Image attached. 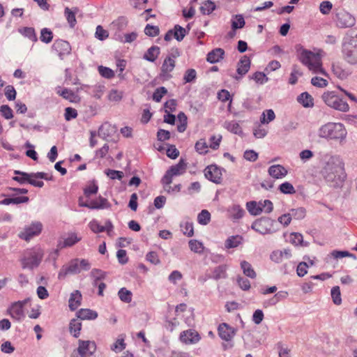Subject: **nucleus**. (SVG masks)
Returning <instances> with one entry per match:
<instances>
[{
  "label": "nucleus",
  "instance_id": "nucleus-58",
  "mask_svg": "<svg viewBox=\"0 0 357 357\" xmlns=\"http://www.w3.org/2000/svg\"><path fill=\"white\" fill-rule=\"evenodd\" d=\"M333 8V4L329 1H324L320 3L319 10L324 15H328Z\"/></svg>",
  "mask_w": 357,
  "mask_h": 357
},
{
  "label": "nucleus",
  "instance_id": "nucleus-57",
  "mask_svg": "<svg viewBox=\"0 0 357 357\" xmlns=\"http://www.w3.org/2000/svg\"><path fill=\"white\" fill-rule=\"evenodd\" d=\"M311 84L314 86L324 88L328 85V82L326 79L322 77H314L311 79Z\"/></svg>",
  "mask_w": 357,
  "mask_h": 357
},
{
  "label": "nucleus",
  "instance_id": "nucleus-24",
  "mask_svg": "<svg viewBox=\"0 0 357 357\" xmlns=\"http://www.w3.org/2000/svg\"><path fill=\"white\" fill-rule=\"evenodd\" d=\"M91 209H102L108 208L110 207V204L107 199L102 197H99L96 200H92L89 202Z\"/></svg>",
  "mask_w": 357,
  "mask_h": 357
},
{
  "label": "nucleus",
  "instance_id": "nucleus-9",
  "mask_svg": "<svg viewBox=\"0 0 357 357\" xmlns=\"http://www.w3.org/2000/svg\"><path fill=\"white\" fill-rule=\"evenodd\" d=\"M187 169V164L183 159H181L179 162L172 166L165 173L162 178V182L165 185H170L172 182V177L180 176L184 174Z\"/></svg>",
  "mask_w": 357,
  "mask_h": 357
},
{
  "label": "nucleus",
  "instance_id": "nucleus-17",
  "mask_svg": "<svg viewBox=\"0 0 357 357\" xmlns=\"http://www.w3.org/2000/svg\"><path fill=\"white\" fill-rule=\"evenodd\" d=\"M218 333L222 340L230 341L235 335V330L227 324L222 323L218 326Z\"/></svg>",
  "mask_w": 357,
  "mask_h": 357
},
{
  "label": "nucleus",
  "instance_id": "nucleus-56",
  "mask_svg": "<svg viewBox=\"0 0 357 357\" xmlns=\"http://www.w3.org/2000/svg\"><path fill=\"white\" fill-rule=\"evenodd\" d=\"M160 29L157 26L147 24L144 29V33L149 36H156L159 34Z\"/></svg>",
  "mask_w": 357,
  "mask_h": 357
},
{
  "label": "nucleus",
  "instance_id": "nucleus-48",
  "mask_svg": "<svg viewBox=\"0 0 357 357\" xmlns=\"http://www.w3.org/2000/svg\"><path fill=\"white\" fill-rule=\"evenodd\" d=\"M279 190L282 193L293 195L296 192L293 185L289 182H284L279 186Z\"/></svg>",
  "mask_w": 357,
  "mask_h": 357
},
{
  "label": "nucleus",
  "instance_id": "nucleus-12",
  "mask_svg": "<svg viewBox=\"0 0 357 357\" xmlns=\"http://www.w3.org/2000/svg\"><path fill=\"white\" fill-rule=\"evenodd\" d=\"M117 132V128L114 125L109 122L103 123L98 128V135L102 139L109 142L112 141Z\"/></svg>",
  "mask_w": 357,
  "mask_h": 357
},
{
  "label": "nucleus",
  "instance_id": "nucleus-15",
  "mask_svg": "<svg viewBox=\"0 0 357 357\" xmlns=\"http://www.w3.org/2000/svg\"><path fill=\"white\" fill-rule=\"evenodd\" d=\"M250 68V60L247 56H243L237 63V73L239 76H234L236 80H239L241 77L245 75Z\"/></svg>",
  "mask_w": 357,
  "mask_h": 357
},
{
  "label": "nucleus",
  "instance_id": "nucleus-28",
  "mask_svg": "<svg viewBox=\"0 0 357 357\" xmlns=\"http://www.w3.org/2000/svg\"><path fill=\"white\" fill-rule=\"evenodd\" d=\"M77 317L80 319H95L98 317L96 312L90 309H81L77 313Z\"/></svg>",
  "mask_w": 357,
  "mask_h": 357
},
{
  "label": "nucleus",
  "instance_id": "nucleus-45",
  "mask_svg": "<svg viewBox=\"0 0 357 357\" xmlns=\"http://www.w3.org/2000/svg\"><path fill=\"white\" fill-rule=\"evenodd\" d=\"M290 243L294 245L306 246L307 243H303V235L300 233H291Z\"/></svg>",
  "mask_w": 357,
  "mask_h": 357
},
{
  "label": "nucleus",
  "instance_id": "nucleus-18",
  "mask_svg": "<svg viewBox=\"0 0 357 357\" xmlns=\"http://www.w3.org/2000/svg\"><path fill=\"white\" fill-rule=\"evenodd\" d=\"M199 335L197 332L192 330L183 331L180 335V340L185 344H194L199 340Z\"/></svg>",
  "mask_w": 357,
  "mask_h": 357
},
{
  "label": "nucleus",
  "instance_id": "nucleus-30",
  "mask_svg": "<svg viewBox=\"0 0 357 357\" xmlns=\"http://www.w3.org/2000/svg\"><path fill=\"white\" fill-rule=\"evenodd\" d=\"M175 67V60L171 56H167L163 61L161 67V71L163 74L172 72Z\"/></svg>",
  "mask_w": 357,
  "mask_h": 357
},
{
  "label": "nucleus",
  "instance_id": "nucleus-42",
  "mask_svg": "<svg viewBox=\"0 0 357 357\" xmlns=\"http://www.w3.org/2000/svg\"><path fill=\"white\" fill-rule=\"evenodd\" d=\"M275 118V113L273 109H267L264 112L260 118V121L261 123H269L271 121H273Z\"/></svg>",
  "mask_w": 357,
  "mask_h": 357
},
{
  "label": "nucleus",
  "instance_id": "nucleus-36",
  "mask_svg": "<svg viewBox=\"0 0 357 357\" xmlns=\"http://www.w3.org/2000/svg\"><path fill=\"white\" fill-rule=\"evenodd\" d=\"M77 10V8H75V10H73L71 9H70L69 8L66 7L65 8V16L66 17V20L68 21V22L70 24V26L73 28L75 26V25L76 24V18H75V13H76V11Z\"/></svg>",
  "mask_w": 357,
  "mask_h": 357
},
{
  "label": "nucleus",
  "instance_id": "nucleus-51",
  "mask_svg": "<svg viewBox=\"0 0 357 357\" xmlns=\"http://www.w3.org/2000/svg\"><path fill=\"white\" fill-rule=\"evenodd\" d=\"M208 145L204 139H200L195 144V148L197 152L200 154H205L208 152Z\"/></svg>",
  "mask_w": 357,
  "mask_h": 357
},
{
  "label": "nucleus",
  "instance_id": "nucleus-34",
  "mask_svg": "<svg viewBox=\"0 0 357 357\" xmlns=\"http://www.w3.org/2000/svg\"><path fill=\"white\" fill-rule=\"evenodd\" d=\"M227 268L226 266L221 265L215 267L213 271V275L211 278L215 280L225 278L227 277L226 273Z\"/></svg>",
  "mask_w": 357,
  "mask_h": 357
},
{
  "label": "nucleus",
  "instance_id": "nucleus-62",
  "mask_svg": "<svg viewBox=\"0 0 357 357\" xmlns=\"http://www.w3.org/2000/svg\"><path fill=\"white\" fill-rule=\"evenodd\" d=\"M291 217L295 219L301 220L304 218L305 215V210L303 208H298L291 210Z\"/></svg>",
  "mask_w": 357,
  "mask_h": 357
},
{
  "label": "nucleus",
  "instance_id": "nucleus-7",
  "mask_svg": "<svg viewBox=\"0 0 357 357\" xmlns=\"http://www.w3.org/2000/svg\"><path fill=\"white\" fill-rule=\"evenodd\" d=\"M333 20L336 26L340 29L352 27L356 24L354 16L344 9H336Z\"/></svg>",
  "mask_w": 357,
  "mask_h": 357
},
{
  "label": "nucleus",
  "instance_id": "nucleus-35",
  "mask_svg": "<svg viewBox=\"0 0 357 357\" xmlns=\"http://www.w3.org/2000/svg\"><path fill=\"white\" fill-rule=\"evenodd\" d=\"M241 268L243 269V273L246 276H248L250 278H256V275H257L256 273L249 262H248L246 261H243L241 263Z\"/></svg>",
  "mask_w": 357,
  "mask_h": 357
},
{
  "label": "nucleus",
  "instance_id": "nucleus-14",
  "mask_svg": "<svg viewBox=\"0 0 357 357\" xmlns=\"http://www.w3.org/2000/svg\"><path fill=\"white\" fill-rule=\"evenodd\" d=\"M205 177L209 181L220 183L222 180L221 170L216 165H209L204 170Z\"/></svg>",
  "mask_w": 357,
  "mask_h": 357
},
{
  "label": "nucleus",
  "instance_id": "nucleus-2",
  "mask_svg": "<svg viewBox=\"0 0 357 357\" xmlns=\"http://www.w3.org/2000/svg\"><path fill=\"white\" fill-rule=\"evenodd\" d=\"M347 134V130L342 123L333 122L321 126L317 131V135L321 138L340 142L344 140Z\"/></svg>",
  "mask_w": 357,
  "mask_h": 357
},
{
  "label": "nucleus",
  "instance_id": "nucleus-59",
  "mask_svg": "<svg viewBox=\"0 0 357 357\" xmlns=\"http://www.w3.org/2000/svg\"><path fill=\"white\" fill-rule=\"evenodd\" d=\"M197 77V73L195 69H188L185 71L183 79L185 83L193 82Z\"/></svg>",
  "mask_w": 357,
  "mask_h": 357
},
{
  "label": "nucleus",
  "instance_id": "nucleus-44",
  "mask_svg": "<svg viewBox=\"0 0 357 357\" xmlns=\"http://www.w3.org/2000/svg\"><path fill=\"white\" fill-rule=\"evenodd\" d=\"M120 300L124 303H130L132 301V293L125 287L121 288L118 292Z\"/></svg>",
  "mask_w": 357,
  "mask_h": 357
},
{
  "label": "nucleus",
  "instance_id": "nucleus-47",
  "mask_svg": "<svg viewBox=\"0 0 357 357\" xmlns=\"http://www.w3.org/2000/svg\"><path fill=\"white\" fill-rule=\"evenodd\" d=\"M211 220V214L207 210H202L197 216V221L200 225H206Z\"/></svg>",
  "mask_w": 357,
  "mask_h": 357
},
{
  "label": "nucleus",
  "instance_id": "nucleus-20",
  "mask_svg": "<svg viewBox=\"0 0 357 357\" xmlns=\"http://www.w3.org/2000/svg\"><path fill=\"white\" fill-rule=\"evenodd\" d=\"M332 71L340 79H345L351 75V72L347 68H344L340 63H333Z\"/></svg>",
  "mask_w": 357,
  "mask_h": 357
},
{
  "label": "nucleus",
  "instance_id": "nucleus-37",
  "mask_svg": "<svg viewBox=\"0 0 357 357\" xmlns=\"http://www.w3.org/2000/svg\"><path fill=\"white\" fill-rule=\"evenodd\" d=\"M246 206L249 213L253 215H258L262 212V207L260 206L259 203L257 204L255 201L248 202Z\"/></svg>",
  "mask_w": 357,
  "mask_h": 357
},
{
  "label": "nucleus",
  "instance_id": "nucleus-52",
  "mask_svg": "<svg viewBox=\"0 0 357 357\" xmlns=\"http://www.w3.org/2000/svg\"><path fill=\"white\" fill-rule=\"evenodd\" d=\"M98 72L102 77L107 79H111L114 77V71L107 67L100 66L98 67Z\"/></svg>",
  "mask_w": 357,
  "mask_h": 357
},
{
  "label": "nucleus",
  "instance_id": "nucleus-46",
  "mask_svg": "<svg viewBox=\"0 0 357 357\" xmlns=\"http://www.w3.org/2000/svg\"><path fill=\"white\" fill-rule=\"evenodd\" d=\"M53 38L52 31L47 28H43L40 31V39L45 43H50Z\"/></svg>",
  "mask_w": 357,
  "mask_h": 357
},
{
  "label": "nucleus",
  "instance_id": "nucleus-61",
  "mask_svg": "<svg viewBox=\"0 0 357 357\" xmlns=\"http://www.w3.org/2000/svg\"><path fill=\"white\" fill-rule=\"evenodd\" d=\"M309 267L306 261L300 262L297 266L296 272L298 276L303 277L307 274V268Z\"/></svg>",
  "mask_w": 357,
  "mask_h": 357
},
{
  "label": "nucleus",
  "instance_id": "nucleus-41",
  "mask_svg": "<svg viewBox=\"0 0 357 357\" xmlns=\"http://www.w3.org/2000/svg\"><path fill=\"white\" fill-rule=\"evenodd\" d=\"M181 228V231L184 235H186L188 237H191L194 235V229L192 222H181L180 225Z\"/></svg>",
  "mask_w": 357,
  "mask_h": 357
},
{
  "label": "nucleus",
  "instance_id": "nucleus-4",
  "mask_svg": "<svg viewBox=\"0 0 357 357\" xmlns=\"http://www.w3.org/2000/svg\"><path fill=\"white\" fill-rule=\"evenodd\" d=\"M90 267V264L86 259H74L62 266L58 276L59 279L64 278L68 275L79 273L82 270L88 271Z\"/></svg>",
  "mask_w": 357,
  "mask_h": 357
},
{
  "label": "nucleus",
  "instance_id": "nucleus-39",
  "mask_svg": "<svg viewBox=\"0 0 357 357\" xmlns=\"http://www.w3.org/2000/svg\"><path fill=\"white\" fill-rule=\"evenodd\" d=\"M225 126L231 132H233V133L236 134V135H240V134L242 133V128H241V127L240 126L238 123H237L235 121H229V122H226Z\"/></svg>",
  "mask_w": 357,
  "mask_h": 357
},
{
  "label": "nucleus",
  "instance_id": "nucleus-8",
  "mask_svg": "<svg viewBox=\"0 0 357 357\" xmlns=\"http://www.w3.org/2000/svg\"><path fill=\"white\" fill-rule=\"evenodd\" d=\"M43 252L40 249L31 250L26 256L22 259L23 268L33 269L38 267L43 259Z\"/></svg>",
  "mask_w": 357,
  "mask_h": 357
},
{
  "label": "nucleus",
  "instance_id": "nucleus-19",
  "mask_svg": "<svg viewBox=\"0 0 357 357\" xmlns=\"http://www.w3.org/2000/svg\"><path fill=\"white\" fill-rule=\"evenodd\" d=\"M268 172L271 177L275 179L282 178L288 173L287 170L280 165H271L268 168Z\"/></svg>",
  "mask_w": 357,
  "mask_h": 357
},
{
  "label": "nucleus",
  "instance_id": "nucleus-26",
  "mask_svg": "<svg viewBox=\"0 0 357 357\" xmlns=\"http://www.w3.org/2000/svg\"><path fill=\"white\" fill-rule=\"evenodd\" d=\"M9 313L13 318L17 320L21 319L24 317L23 309L21 307L20 304L16 302L10 306Z\"/></svg>",
  "mask_w": 357,
  "mask_h": 357
},
{
  "label": "nucleus",
  "instance_id": "nucleus-27",
  "mask_svg": "<svg viewBox=\"0 0 357 357\" xmlns=\"http://www.w3.org/2000/svg\"><path fill=\"white\" fill-rule=\"evenodd\" d=\"M159 54L160 47L158 46H152L149 48L146 52L144 54V59L149 61L153 62L158 58Z\"/></svg>",
  "mask_w": 357,
  "mask_h": 357
},
{
  "label": "nucleus",
  "instance_id": "nucleus-22",
  "mask_svg": "<svg viewBox=\"0 0 357 357\" xmlns=\"http://www.w3.org/2000/svg\"><path fill=\"white\" fill-rule=\"evenodd\" d=\"M53 47L60 55L69 54L71 50L69 43L63 40H56Z\"/></svg>",
  "mask_w": 357,
  "mask_h": 357
},
{
  "label": "nucleus",
  "instance_id": "nucleus-54",
  "mask_svg": "<svg viewBox=\"0 0 357 357\" xmlns=\"http://www.w3.org/2000/svg\"><path fill=\"white\" fill-rule=\"evenodd\" d=\"M189 247L190 250L196 253H201L203 251V244L197 240H190L189 241Z\"/></svg>",
  "mask_w": 357,
  "mask_h": 357
},
{
  "label": "nucleus",
  "instance_id": "nucleus-33",
  "mask_svg": "<svg viewBox=\"0 0 357 357\" xmlns=\"http://www.w3.org/2000/svg\"><path fill=\"white\" fill-rule=\"evenodd\" d=\"M242 236L239 235L232 236L226 240L225 247L227 248H236L242 243Z\"/></svg>",
  "mask_w": 357,
  "mask_h": 357
},
{
  "label": "nucleus",
  "instance_id": "nucleus-49",
  "mask_svg": "<svg viewBox=\"0 0 357 357\" xmlns=\"http://www.w3.org/2000/svg\"><path fill=\"white\" fill-rule=\"evenodd\" d=\"M331 297L335 305H340L342 303L340 289L338 286L333 287L331 289Z\"/></svg>",
  "mask_w": 357,
  "mask_h": 357
},
{
  "label": "nucleus",
  "instance_id": "nucleus-40",
  "mask_svg": "<svg viewBox=\"0 0 357 357\" xmlns=\"http://www.w3.org/2000/svg\"><path fill=\"white\" fill-rule=\"evenodd\" d=\"M245 22L242 15H236L231 20V29L235 31L241 29L245 26Z\"/></svg>",
  "mask_w": 357,
  "mask_h": 357
},
{
  "label": "nucleus",
  "instance_id": "nucleus-53",
  "mask_svg": "<svg viewBox=\"0 0 357 357\" xmlns=\"http://www.w3.org/2000/svg\"><path fill=\"white\" fill-rule=\"evenodd\" d=\"M79 241L80 238H78L75 234H70L66 238L64 239L63 247H70Z\"/></svg>",
  "mask_w": 357,
  "mask_h": 357
},
{
  "label": "nucleus",
  "instance_id": "nucleus-13",
  "mask_svg": "<svg viewBox=\"0 0 357 357\" xmlns=\"http://www.w3.org/2000/svg\"><path fill=\"white\" fill-rule=\"evenodd\" d=\"M78 343L79 347L77 348V352L81 357L91 356L96 351V345L93 341L79 340Z\"/></svg>",
  "mask_w": 357,
  "mask_h": 357
},
{
  "label": "nucleus",
  "instance_id": "nucleus-1",
  "mask_svg": "<svg viewBox=\"0 0 357 357\" xmlns=\"http://www.w3.org/2000/svg\"><path fill=\"white\" fill-rule=\"evenodd\" d=\"M344 165L339 156H331L326 161L321 174L329 185L333 188H340L343 185L346 178Z\"/></svg>",
  "mask_w": 357,
  "mask_h": 357
},
{
  "label": "nucleus",
  "instance_id": "nucleus-31",
  "mask_svg": "<svg viewBox=\"0 0 357 357\" xmlns=\"http://www.w3.org/2000/svg\"><path fill=\"white\" fill-rule=\"evenodd\" d=\"M82 328L81 322L76 319H73L71 320L69 325L70 333L75 337H78L80 334V331Z\"/></svg>",
  "mask_w": 357,
  "mask_h": 357
},
{
  "label": "nucleus",
  "instance_id": "nucleus-60",
  "mask_svg": "<svg viewBox=\"0 0 357 357\" xmlns=\"http://www.w3.org/2000/svg\"><path fill=\"white\" fill-rule=\"evenodd\" d=\"M0 112L2 116L6 119H10L13 117V110L6 105H2L0 107Z\"/></svg>",
  "mask_w": 357,
  "mask_h": 357
},
{
  "label": "nucleus",
  "instance_id": "nucleus-63",
  "mask_svg": "<svg viewBox=\"0 0 357 357\" xmlns=\"http://www.w3.org/2000/svg\"><path fill=\"white\" fill-rule=\"evenodd\" d=\"M109 36L107 31L105 30L100 25L96 27V37L100 40L106 39Z\"/></svg>",
  "mask_w": 357,
  "mask_h": 357
},
{
  "label": "nucleus",
  "instance_id": "nucleus-5",
  "mask_svg": "<svg viewBox=\"0 0 357 357\" xmlns=\"http://www.w3.org/2000/svg\"><path fill=\"white\" fill-rule=\"evenodd\" d=\"M343 59L350 65L357 64V36L346 39L342 43Z\"/></svg>",
  "mask_w": 357,
  "mask_h": 357
},
{
  "label": "nucleus",
  "instance_id": "nucleus-10",
  "mask_svg": "<svg viewBox=\"0 0 357 357\" xmlns=\"http://www.w3.org/2000/svg\"><path fill=\"white\" fill-rule=\"evenodd\" d=\"M274 220L268 218H262L252 225V229L261 234H267L274 232Z\"/></svg>",
  "mask_w": 357,
  "mask_h": 357
},
{
  "label": "nucleus",
  "instance_id": "nucleus-29",
  "mask_svg": "<svg viewBox=\"0 0 357 357\" xmlns=\"http://www.w3.org/2000/svg\"><path fill=\"white\" fill-rule=\"evenodd\" d=\"M297 100L305 107H311L314 105L312 97L307 92L298 96Z\"/></svg>",
  "mask_w": 357,
  "mask_h": 357
},
{
  "label": "nucleus",
  "instance_id": "nucleus-64",
  "mask_svg": "<svg viewBox=\"0 0 357 357\" xmlns=\"http://www.w3.org/2000/svg\"><path fill=\"white\" fill-rule=\"evenodd\" d=\"M5 96L9 100L15 99L16 91L13 86L8 85L5 88Z\"/></svg>",
  "mask_w": 357,
  "mask_h": 357
},
{
  "label": "nucleus",
  "instance_id": "nucleus-55",
  "mask_svg": "<svg viewBox=\"0 0 357 357\" xmlns=\"http://www.w3.org/2000/svg\"><path fill=\"white\" fill-rule=\"evenodd\" d=\"M167 93V90L165 87L161 86L155 89L153 94V99L155 102H158L161 100L162 98L165 94Z\"/></svg>",
  "mask_w": 357,
  "mask_h": 357
},
{
  "label": "nucleus",
  "instance_id": "nucleus-16",
  "mask_svg": "<svg viewBox=\"0 0 357 357\" xmlns=\"http://www.w3.org/2000/svg\"><path fill=\"white\" fill-rule=\"evenodd\" d=\"M291 251L290 249H284L283 250H275L271 255V259L278 264L282 263L284 260L289 259L291 257Z\"/></svg>",
  "mask_w": 357,
  "mask_h": 357
},
{
  "label": "nucleus",
  "instance_id": "nucleus-25",
  "mask_svg": "<svg viewBox=\"0 0 357 357\" xmlns=\"http://www.w3.org/2000/svg\"><path fill=\"white\" fill-rule=\"evenodd\" d=\"M228 213L230 218L238 220L243 216L245 211L239 205L234 204L228 209Z\"/></svg>",
  "mask_w": 357,
  "mask_h": 357
},
{
  "label": "nucleus",
  "instance_id": "nucleus-43",
  "mask_svg": "<svg viewBox=\"0 0 357 357\" xmlns=\"http://www.w3.org/2000/svg\"><path fill=\"white\" fill-rule=\"evenodd\" d=\"M20 32L33 42H36L38 40L35 30L32 27H24L20 29Z\"/></svg>",
  "mask_w": 357,
  "mask_h": 357
},
{
  "label": "nucleus",
  "instance_id": "nucleus-38",
  "mask_svg": "<svg viewBox=\"0 0 357 357\" xmlns=\"http://www.w3.org/2000/svg\"><path fill=\"white\" fill-rule=\"evenodd\" d=\"M215 9V5L213 1L207 0L204 1L200 7V11L203 15H209Z\"/></svg>",
  "mask_w": 357,
  "mask_h": 357
},
{
  "label": "nucleus",
  "instance_id": "nucleus-6",
  "mask_svg": "<svg viewBox=\"0 0 357 357\" xmlns=\"http://www.w3.org/2000/svg\"><path fill=\"white\" fill-rule=\"evenodd\" d=\"M324 103L334 109L346 112L349 110L348 103L340 98L334 91H326L321 96Z\"/></svg>",
  "mask_w": 357,
  "mask_h": 357
},
{
  "label": "nucleus",
  "instance_id": "nucleus-23",
  "mask_svg": "<svg viewBox=\"0 0 357 357\" xmlns=\"http://www.w3.org/2000/svg\"><path fill=\"white\" fill-rule=\"evenodd\" d=\"M82 300V294L79 291L75 290L73 291L69 299V307L70 310H75L80 305Z\"/></svg>",
  "mask_w": 357,
  "mask_h": 357
},
{
  "label": "nucleus",
  "instance_id": "nucleus-50",
  "mask_svg": "<svg viewBox=\"0 0 357 357\" xmlns=\"http://www.w3.org/2000/svg\"><path fill=\"white\" fill-rule=\"evenodd\" d=\"M186 35V31L180 25H175L174 28V37L178 40L181 41Z\"/></svg>",
  "mask_w": 357,
  "mask_h": 357
},
{
  "label": "nucleus",
  "instance_id": "nucleus-32",
  "mask_svg": "<svg viewBox=\"0 0 357 357\" xmlns=\"http://www.w3.org/2000/svg\"><path fill=\"white\" fill-rule=\"evenodd\" d=\"M15 174L20 175V176H15L13 177V180L17 181L20 184H24L25 183H29L31 177H32V173H26L24 172H20L19 170H15L14 172Z\"/></svg>",
  "mask_w": 357,
  "mask_h": 357
},
{
  "label": "nucleus",
  "instance_id": "nucleus-21",
  "mask_svg": "<svg viewBox=\"0 0 357 357\" xmlns=\"http://www.w3.org/2000/svg\"><path fill=\"white\" fill-rule=\"evenodd\" d=\"M225 51L222 48H215L208 53L206 60L211 63H215L223 59Z\"/></svg>",
  "mask_w": 357,
  "mask_h": 357
},
{
  "label": "nucleus",
  "instance_id": "nucleus-11",
  "mask_svg": "<svg viewBox=\"0 0 357 357\" xmlns=\"http://www.w3.org/2000/svg\"><path fill=\"white\" fill-rule=\"evenodd\" d=\"M43 229V225L40 222H33L30 225L26 226L23 231H22L18 236L25 240L26 241H29L33 237L38 236Z\"/></svg>",
  "mask_w": 357,
  "mask_h": 357
},
{
  "label": "nucleus",
  "instance_id": "nucleus-3",
  "mask_svg": "<svg viewBox=\"0 0 357 357\" xmlns=\"http://www.w3.org/2000/svg\"><path fill=\"white\" fill-rule=\"evenodd\" d=\"M299 60L313 73L326 75L325 70L322 68L321 59L319 54L302 49L299 55Z\"/></svg>",
  "mask_w": 357,
  "mask_h": 357
}]
</instances>
